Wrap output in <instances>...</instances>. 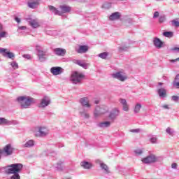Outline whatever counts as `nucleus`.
<instances>
[{
  "instance_id": "obj_1",
  "label": "nucleus",
  "mask_w": 179,
  "mask_h": 179,
  "mask_svg": "<svg viewBox=\"0 0 179 179\" xmlns=\"http://www.w3.org/2000/svg\"><path fill=\"white\" fill-rule=\"evenodd\" d=\"M8 167V169L6 171V174H14L11 176L10 179H20L19 173H20L23 169V165L22 164H13Z\"/></svg>"
},
{
  "instance_id": "obj_2",
  "label": "nucleus",
  "mask_w": 179,
  "mask_h": 179,
  "mask_svg": "<svg viewBox=\"0 0 179 179\" xmlns=\"http://www.w3.org/2000/svg\"><path fill=\"white\" fill-rule=\"evenodd\" d=\"M60 10L57 9L55 7L52 6H49V9L55 13V15H59V16L64 15V13H68L71 12V7L64 4L59 6Z\"/></svg>"
},
{
  "instance_id": "obj_3",
  "label": "nucleus",
  "mask_w": 179,
  "mask_h": 179,
  "mask_svg": "<svg viewBox=\"0 0 179 179\" xmlns=\"http://www.w3.org/2000/svg\"><path fill=\"white\" fill-rule=\"evenodd\" d=\"M17 100L22 108H27V107H29V106H31L34 103L33 98L27 96H19Z\"/></svg>"
},
{
  "instance_id": "obj_4",
  "label": "nucleus",
  "mask_w": 179,
  "mask_h": 179,
  "mask_svg": "<svg viewBox=\"0 0 179 179\" xmlns=\"http://www.w3.org/2000/svg\"><path fill=\"white\" fill-rule=\"evenodd\" d=\"M33 132L36 137L47 136L49 130L45 127H38L33 129Z\"/></svg>"
},
{
  "instance_id": "obj_5",
  "label": "nucleus",
  "mask_w": 179,
  "mask_h": 179,
  "mask_svg": "<svg viewBox=\"0 0 179 179\" xmlns=\"http://www.w3.org/2000/svg\"><path fill=\"white\" fill-rule=\"evenodd\" d=\"M85 78V75L83 73L75 71L71 74V80L73 83H80L81 80Z\"/></svg>"
},
{
  "instance_id": "obj_6",
  "label": "nucleus",
  "mask_w": 179,
  "mask_h": 179,
  "mask_svg": "<svg viewBox=\"0 0 179 179\" xmlns=\"http://www.w3.org/2000/svg\"><path fill=\"white\" fill-rule=\"evenodd\" d=\"M106 113H108V107L107 106L103 105L101 107L97 106L95 108L94 115V117H99L103 114H106Z\"/></svg>"
},
{
  "instance_id": "obj_7",
  "label": "nucleus",
  "mask_w": 179,
  "mask_h": 179,
  "mask_svg": "<svg viewBox=\"0 0 179 179\" xmlns=\"http://www.w3.org/2000/svg\"><path fill=\"white\" fill-rule=\"evenodd\" d=\"M112 76L115 79H118V80H120V82H125V80L128 79V77L127 76V75H125V73H122V71H119L115 73H113Z\"/></svg>"
},
{
  "instance_id": "obj_8",
  "label": "nucleus",
  "mask_w": 179,
  "mask_h": 179,
  "mask_svg": "<svg viewBox=\"0 0 179 179\" xmlns=\"http://www.w3.org/2000/svg\"><path fill=\"white\" fill-rule=\"evenodd\" d=\"M14 148H12L10 144L6 145L3 150L1 151V155H5V156H10L13 153Z\"/></svg>"
},
{
  "instance_id": "obj_9",
  "label": "nucleus",
  "mask_w": 179,
  "mask_h": 179,
  "mask_svg": "<svg viewBox=\"0 0 179 179\" xmlns=\"http://www.w3.org/2000/svg\"><path fill=\"white\" fill-rule=\"evenodd\" d=\"M141 162L145 164H149L150 163H155V162H157V158H156V156L155 155H150L147 157L143 158Z\"/></svg>"
},
{
  "instance_id": "obj_10",
  "label": "nucleus",
  "mask_w": 179,
  "mask_h": 179,
  "mask_svg": "<svg viewBox=\"0 0 179 179\" xmlns=\"http://www.w3.org/2000/svg\"><path fill=\"white\" fill-rule=\"evenodd\" d=\"M40 5V2L38 0H29L28 1V6L29 8H31V9H36L37 6Z\"/></svg>"
},
{
  "instance_id": "obj_11",
  "label": "nucleus",
  "mask_w": 179,
  "mask_h": 179,
  "mask_svg": "<svg viewBox=\"0 0 179 179\" xmlns=\"http://www.w3.org/2000/svg\"><path fill=\"white\" fill-rule=\"evenodd\" d=\"M54 52L56 55L59 57H64L66 54V50L65 49H62L61 48H57L54 49Z\"/></svg>"
},
{
  "instance_id": "obj_12",
  "label": "nucleus",
  "mask_w": 179,
  "mask_h": 179,
  "mask_svg": "<svg viewBox=\"0 0 179 179\" xmlns=\"http://www.w3.org/2000/svg\"><path fill=\"white\" fill-rule=\"evenodd\" d=\"M80 166L81 167H83V169H85V170H90V169L93 167V164L89 162L83 161L80 162Z\"/></svg>"
},
{
  "instance_id": "obj_13",
  "label": "nucleus",
  "mask_w": 179,
  "mask_h": 179,
  "mask_svg": "<svg viewBox=\"0 0 179 179\" xmlns=\"http://www.w3.org/2000/svg\"><path fill=\"white\" fill-rule=\"evenodd\" d=\"M50 72L52 73V75H60V73H62V68L58 66L52 67Z\"/></svg>"
},
{
  "instance_id": "obj_14",
  "label": "nucleus",
  "mask_w": 179,
  "mask_h": 179,
  "mask_svg": "<svg viewBox=\"0 0 179 179\" xmlns=\"http://www.w3.org/2000/svg\"><path fill=\"white\" fill-rule=\"evenodd\" d=\"M118 115H120V110L117 108H115L110 113L109 118H110V120H115V118H117V117H118Z\"/></svg>"
},
{
  "instance_id": "obj_15",
  "label": "nucleus",
  "mask_w": 179,
  "mask_h": 179,
  "mask_svg": "<svg viewBox=\"0 0 179 179\" xmlns=\"http://www.w3.org/2000/svg\"><path fill=\"white\" fill-rule=\"evenodd\" d=\"M89 51V46L87 45H80L79 49L77 50L78 54H85Z\"/></svg>"
},
{
  "instance_id": "obj_16",
  "label": "nucleus",
  "mask_w": 179,
  "mask_h": 179,
  "mask_svg": "<svg viewBox=\"0 0 179 179\" xmlns=\"http://www.w3.org/2000/svg\"><path fill=\"white\" fill-rule=\"evenodd\" d=\"M153 44L156 48H162L163 47V42L159 38H154Z\"/></svg>"
},
{
  "instance_id": "obj_17",
  "label": "nucleus",
  "mask_w": 179,
  "mask_h": 179,
  "mask_svg": "<svg viewBox=\"0 0 179 179\" xmlns=\"http://www.w3.org/2000/svg\"><path fill=\"white\" fill-rule=\"evenodd\" d=\"M36 50L38 52V57L39 58V59H45L44 56L45 55V52L40 50V45H36Z\"/></svg>"
},
{
  "instance_id": "obj_18",
  "label": "nucleus",
  "mask_w": 179,
  "mask_h": 179,
  "mask_svg": "<svg viewBox=\"0 0 179 179\" xmlns=\"http://www.w3.org/2000/svg\"><path fill=\"white\" fill-rule=\"evenodd\" d=\"M121 17V14L118 12L112 13L109 17V20H118Z\"/></svg>"
},
{
  "instance_id": "obj_19",
  "label": "nucleus",
  "mask_w": 179,
  "mask_h": 179,
  "mask_svg": "<svg viewBox=\"0 0 179 179\" xmlns=\"http://www.w3.org/2000/svg\"><path fill=\"white\" fill-rule=\"evenodd\" d=\"M80 103L84 107L90 108V103H89V99L87 98H82Z\"/></svg>"
},
{
  "instance_id": "obj_20",
  "label": "nucleus",
  "mask_w": 179,
  "mask_h": 179,
  "mask_svg": "<svg viewBox=\"0 0 179 179\" xmlns=\"http://www.w3.org/2000/svg\"><path fill=\"white\" fill-rule=\"evenodd\" d=\"M2 55H3V57H8V58H10V59H12V58H15V54L10 52L8 49H6V52H3Z\"/></svg>"
},
{
  "instance_id": "obj_21",
  "label": "nucleus",
  "mask_w": 179,
  "mask_h": 179,
  "mask_svg": "<svg viewBox=\"0 0 179 179\" xmlns=\"http://www.w3.org/2000/svg\"><path fill=\"white\" fill-rule=\"evenodd\" d=\"M48 104H50V99L47 97H44L41 102L40 107H47Z\"/></svg>"
},
{
  "instance_id": "obj_22",
  "label": "nucleus",
  "mask_w": 179,
  "mask_h": 179,
  "mask_svg": "<svg viewBox=\"0 0 179 179\" xmlns=\"http://www.w3.org/2000/svg\"><path fill=\"white\" fill-rule=\"evenodd\" d=\"M30 26L34 27V29H37V27H40V24L37 21V20H32L29 22Z\"/></svg>"
},
{
  "instance_id": "obj_23",
  "label": "nucleus",
  "mask_w": 179,
  "mask_h": 179,
  "mask_svg": "<svg viewBox=\"0 0 179 179\" xmlns=\"http://www.w3.org/2000/svg\"><path fill=\"white\" fill-rule=\"evenodd\" d=\"M166 93H167V91L164 88H161L158 90V94L160 97H166Z\"/></svg>"
},
{
  "instance_id": "obj_24",
  "label": "nucleus",
  "mask_w": 179,
  "mask_h": 179,
  "mask_svg": "<svg viewBox=\"0 0 179 179\" xmlns=\"http://www.w3.org/2000/svg\"><path fill=\"white\" fill-rule=\"evenodd\" d=\"M76 64L80 66H82V68H84V69H87V66H89V64L85 62H82L80 60H77Z\"/></svg>"
},
{
  "instance_id": "obj_25",
  "label": "nucleus",
  "mask_w": 179,
  "mask_h": 179,
  "mask_svg": "<svg viewBox=\"0 0 179 179\" xmlns=\"http://www.w3.org/2000/svg\"><path fill=\"white\" fill-rule=\"evenodd\" d=\"M31 146H34V141L29 140L24 145V148H31Z\"/></svg>"
},
{
  "instance_id": "obj_26",
  "label": "nucleus",
  "mask_w": 179,
  "mask_h": 179,
  "mask_svg": "<svg viewBox=\"0 0 179 179\" xmlns=\"http://www.w3.org/2000/svg\"><path fill=\"white\" fill-rule=\"evenodd\" d=\"M101 168L102 170H104L105 173L108 174L110 173V170L108 169V166L106 165V164H101Z\"/></svg>"
},
{
  "instance_id": "obj_27",
  "label": "nucleus",
  "mask_w": 179,
  "mask_h": 179,
  "mask_svg": "<svg viewBox=\"0 0 179 179\" xmlns=\"http://www.w3.org/2000/svg\"><path fill=\"white\" fill-rule=\"evenodd\" d=\"M173 86H176V87H178V89H179V74H178L176 76V77L175 78V81L173 83Z\"/></svg>"
},
{
  "instance_id": "obj_28",
  "label": "nucleus",
  "mask_w": 179,
  "mask_h": 179,
  "mask_svg": "<svg viewBox=\"0 0 179 179\" xmlns=\"http://www.w3.org/2000/svg\"><path fill=\"white\" fill-rule=\"evenodd\" d=\"M1 125H8L10 124V122L6 118L1 117Z\"/></svg>"
},
{
  "instance_id": "obj_29",
  "label": "nucleus",
  "mask_w": 179,
  "mask_h": 179,
  "mask_svg": "<svg viewBox=\"0 0 179 179\" xmlns=\"http://www.w3.org/2000/svg\"><path fill=\"white\" fill-rule=\"evenodd\" d=\"M142 108V106L141 104L137 103L134 108V113H139L141 111V108Z\"/></svg>"
},
{
  "instance_id": "obj_30",
  "label": "nucleus",
  "mask_w": 179,
  "mask_h": 179,
  "mask_svg": "<svg viewBox=\"0 0 179 179\" xmlns=\"http://www.w3.org/2000/svg\"><path fill=\"white\" fill-rule=\"evenodd\" d=\"M99 58H102V59H106L107 57H108V52H103L99 55Z\"/></svg>"
},
{
  "instance_id": "obj_31",
  "label": "nucleus",
  "mask_w": 179,
  "mask_h": 179,
  "mask_svg": "<svg viewBox=\"0 0 179 179\" xmlns=\"http://www.w3.org/2000/svg\"><path fill=\"white\" fill-rule=\"evenodd\" d=\"M110 124H111V123L110 122H103L100 124V127H110Z\"/></svg>"
},
{
  "instance_id": "obj_32",
  "label": "nucleus",
  "mask_w": 179,
  "mask_h": 179,
  "mask_svg": "<svg viewBox=\"0 0 179 179\" xmlns=\"http://www.w3.org/2000/svg\"><path fill=\"white\" fill-rule=\"evenodd\" d=\"M173 26H175V27H179V21L178 19L173 20L172 21Z\"/></svg>"
},
{
  "instance_id": "obj_33",
  "label": "nucleus",
  "mask_w": 179,
  "mask_h": 179,
  "mask_svg": "<svg viewBox=\"0 0 179 179\" xmlns=\"http://www.w3.org/2000/svg\"><path fill=\"white\" fill-rule=\"evenodd\" d=\"M163 36H164L165 37H171L173 36V32L171 31L164 32Z\"/></svg>"
},
{
  "instance_id": "obj_34",
  "label": "nucleus",
  "mask_w": 179,
  "mask_h": 179,
  "mask_svg": "<svg viewBox=\"0 0 179 179\" xmlns=\"http://www.w3.org/2000/svg\"><path fill=\"white\" fill-rule=\"evenodd\" d=\"M134 153H136V155H141L143 153V151L139 148H136L134 150Z\"/></svg>"
},
{
  "instance_id": "obj_35",
  "label": "nucleus",
  "mask_w": 179,
  "mask_h": 179,
  "mask_svg": "<svg viewBox=\"0 0 179 179\" xmlns=\"http://www.w3.org/2000/svg\"><path fill=\"white\" fill-rule=\"evenodd\" d=\"M166 20V17L164 15L159 17V23H163Z\"/></svg>"
},
{
  "instance_id": "obj_36",
  "label": "nucleus",
  "mask_w": 179,
  "mask_h": 179,
  "mask_svg": "<svg viewBox=\"0 0 179 179\" xmlns=\"http://www.w3.org/2000/svg\"><path fill=\"white\" fill-rule=\"evenodd\" d=\"M11 66L15 69H17V68H19V66L17 65V63H16V62L11 63Z\"/></svg>"
},
{
  "instance_id": "obj_37",
  "label": "nucleus",
  "mask_w": 179,
  "mask_h": 179,
  "mask_svg": "<svg viewBox=\"0 0 179 179\" xmlns=\"http://www.w3.org/2000/svg\"><path fill=\"white\" fill-rule=\"evenodd\" d=\"M119 101L122 104V106H125L127 104V100L124 99H120Z\"/></svg>"
},
{
  "instance_id": "obj_38",
  "label": "nucleus",
  "mask_w": 179,
  "mask_h": 179,
  "mask_svg": "<svg viewBox=\"0 0 179 179\" xmlns=\"http://www.w3.org/2000/svg\"><path fill=\"white\" fill-rule=\"evenodd\" d=\"M22 57H23V58H26L27 59H31V57L30 56V55H23Z\"/></svg>"
},
{
  "instance_id": "obj_39",
  "label": "nucleus",
  "mask_w": 179,
  "mask_h": 179,
  "mask_svg": "<svg viewBox=\"0 0 179 179\" xmlns=\"http://www.w3.org/2000/svg\"><path fill=\"white\" fill-rule=\"evenodd\" d=\"M123 110H124V111H128L129 108H128L127 103H126L125 105H123Z\"/></svg>"
},
{
  "instance_id": "obj_40",
  "label": "nucleus",
  "mask_w": 179,
  "mask_h": 179,
  "mask_svg": "<svg viewBox=\"0 0 179 179\" xmlns=\"http://www.w3.org/2000/svg\"><path fill=\"white\" fill-rule=\"evenodd\" d=\"M159 12L158 11H155L154 13L153 18L156 19L159 16Z\"/></svg>"
},
{
  "instance_id": "obj_41",
  "label": "nucleus",
  "mask_w": 179,
  "mask_h": 179,
  "mask_svg": "<svg viewBox=\"0 0 179 179\" xmlns=\"http://www.w3.org/2000/svg\"><path fill=\"white\" fill-rule=\"evenodd\" d=\"M172 100L173 101H177L178 100V96H172Z\"/></svg>"
},
{
  "instance_id": "obj_42",
  "label": "nucleus",
  "mask_w": 179,
  "mask_h": 179,
  "mask_svg": "<svg viewBox=\"0 0 179 179\" xmlns=\"http://www.w3.org/2000/svg\"><path fill=\"white\" fill-rule=\"evenodd\" d=\"M157 138H153L150 139L151 143H156Z\"/></svg>"
},
{
  "instance_id": "obj_43",
  "label": "nucleus",
  "mask_w": 179,
  "mask_h": 179,
  "mask_svg": "<svg viewBox=\"0 0 179 179\" xmlns=\"http://www.w3.org/2000/svg\"><path fill=\"white\" fill-rule=\"evenodd\" d=\"M6 36V32L3 31L0 33V37H5Z\"/></svg>"
},
{
  "instance_id": "obj_44",
  "label": "nucleus",
  "mask_w": 179,
  "mask_h": 179,
  "mask_svg": "<svg viewBox=\"0 0 179 179\" xmlns=\"http://www.w3.org/2000/svg\"><path fill=\"white\" fill-rule=\"evenodd\" d=\"M6 52V49L5 48H0V52L1 54H3V52Z\"/></svg>"
},
{
  "instance_id": "obj_45",
  "label": "nucleus",
  "mask_w": 179,
  "mask_h": 179,
  "mask_svg": "<svg viewBox=\"0 0 179 179\" xmlns=\"http://www.w3.org/2000/svg\"><path fill=\"white\" fill-rule=\"evenodd\" d=\"M179 61V57L178 58H176L175 59H171L170 60V62H177Z\"/></svg>"
},
{
  "instance_id": "obj_46",
  "label": "nucleus",
  "mask_w": 179,
  "mask_h": 179,
  "mask_svg": "<svg viewBox=\"0 0 179 179\" xmlns=\"http://www.w3.org/2000/svg\"><path fill=\"white\" fill-rule=\"evenodd\" d=\"M166 131L167 134H171V129H170V127H168Z\"/></svg>"
},
{
  "instance_id": "obj_47",
  "label": "nucleus",
  "mask_w": 179,
  "mask_h": 179,
  "mask_svg": "<svg viewBox=\"0 0 179 179\" xmlns=\"http://www.w3.org/2000/svg\"><path fill=\"white\" fill-rule=\"evenodd\" d=\"M140 129H132L131 130V132H136V133H138L139 132Z\"/></svg>"
},
{
  "instance_id": "obj_48",
  "label": "nucleus",
  "mask_w": 179,
  "mask_h": 179,
  "mask_svg": "<svg viewBox=\"0 0 179 179\" xmlns=\"http://www.w3.org/2000/svg\"><path fill=\"white\" fill-rule=\"evenodd\" d=\"M171 167L172 169H177V164L176 163L172 164Z\"/></svg>"
},
{
  "instance_id": "obj_49",
  "label": "nucleus",
  "mask_w": 179,
  "mask_h": 179,
  "mask_svg": "<svg viewBox=\"0 0 179 179\" xmlns=\"http://www.w3.org/2000/svg\"><path fill=\"white\" fill-rule=\"evenodd\" d=\"M172 51H179V48H171Z\"/></svg>"
},
{
  "instance_id": "obj_50",
  "label": "nucleus",
  "mask_w": 179,
  "mask_h": 179,
  "mask_svg": "<svg viewBox=\"0 0 179 179\" xmlns=\"http://www.w3.org/2000/svg\"><path fill=\"white\" fill-rule=\"evenodd\" d=\"M15 21L17 22V23H20V18H19V17H15Z\"/></svg>"
},
{
  "instance_id": "obj_51",
  "label": "nucleus",
  "mask_w": 179,
  "mask_h": 179,
  "mask_svg": "<svg viewBox=\"0 0 179 179\" xmlns=\"http://www.w3.org/2000/svg\"><path fill=\"white\" fill-rule=\"evenodd\" d=\"M19 29H20V30H24V29H26V27L22 26V27H20Z\"/></svg>"
},
{
  "instance_id": "obj_52",
  "label": "nucleus",
  "mask_w": 179,
  "mask_h": 179,
  "mask_svg": "<svg viewBox=\"0 0 179 179\" xmlns=\"http://www.w3.org/2000/svg\"><path fill=\"white\" fill-rule=\"evenodd\" d=\"M84 117H85V118H89L90 115L87 113H85Z\"/></svg>"
},
{
  "instance_id": "obj_53",
  "label": "nucleus",
  "mask_w": 179,
  "mask_h": 179,
  "mask_svg": "<svg viewBox=\"0 0 179 179\" xmlns=\"http://www.w3.org/2000/svg\"><path fill=\"white\" fill-rule=\"evenodd\" d=\"M163 108H166V109L169 110V106L168 105H164Z\"/></svg>"
},
{
  "instance_id": "obj_54",
  "label": "nucleus",
  "mask_w": 179,
  "mask_h": 179,
  "mask_svg": "<svg viewBox=\"0 0 179 179\" xmlns=\"http://www.w3.org/2000/svg\"><path fill=\"white\" fill-rule=\"evenodd\" d=\"M2 29H3V26L0 23V30H2Z\"/></svg>"
},
{
  "instance_id": "obj_55",
  "label": "nucleus",
  "mask_w": 179,
  "mask_h": 179,
  "mask_svg": "<svg viewBox=\"0 0 179 179\" xmlns=\"http://www.w3.org/2000/svg\"><path fill=\"white\" fill-rule=\"evenodd\" d=\"M99 101H95V104H99Z\"/></svg>"
},
{
  "instance_id": "obj_56",
  "label": "nucleus",
  "mask_w": 179,
  "mask_h": 179,
  "mask_svg": "<svg viewBox=\"0 0 179 179\" xmlns=\"http://www.w3.org/2000/svg\"><path fill=\"white\" fill-rule=\"evenodd\" d=\"M159 86H162V85H163V83H159Z\"/></svg>"
},
{
  "instance_id": "obj_57",
  "label": "nucleus",
  "mask_w": 179,
  "mask_h": 179,
  "mask_svg": "<svg viewBox=\"0 0 179 179\" xmlns=\"http://www.w3.org/2000/svg\"><path fill=\"white\" fill-rule=\"evenodd\" d=\"M0 125H2V124H1V117H0Z\"/></svg>"
},
{
  "instance_id": "obj_58",
  "label": "nucleus",
  "mask_w": 179,
  "mask_h": 179,
  "mask_svg": "<svg viewBox=\"0 0 179 179\" xmlns=\"http://www.w3.org/2000/svg\"><path fill=\"white\" fill-rule=\"evenodd\" d=\"M120 1H124V0H120Z\"/></svg>"
}]
</instances>
